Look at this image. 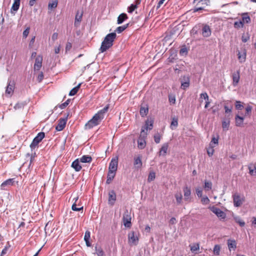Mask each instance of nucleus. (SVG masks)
<instances>
[{"mask_svg":"<svg viewBox=\"0 0 256 256\" xmlns=\"http://www.w3.org/2000/svg\"><path fill=\"white\" fill-rule=\"evenodd\" d=\"M234 221L239 224V225L242 226V227H243L245 225V222L244 221H243L240 217L238 216H234Z\"/></svg>","mask_w":256,"mask_h":256,"instance_id":"obj_35","label":"nucleus"},{"mask_svg":"<svg viewBox=\"0 0 256 256\" xmlns=\"http://www.w3.org/2000/svg\"><path fill=\"white\" fill-rule=\"evenodd\" d=\"M183 192L184 194V200L189 202L190 200V196H191V190L190 188L187 186H184L183 188Z\"/></svg>","mask_w":256,"mask_h":256,"instance_id":"obj_12","label":"nucleus"},{"mask_svg":"<svg viewBox=\"0 0 256 256\" xmlns=\"http://www.w3.org/2000/svg\"><path fill=\"white\" fill-rule=\"evenodd\" d=\"M204 188L206 190H210L212 188V183L211 182L205 180Z\"/></svg>","mask_w":256,"mask_h":256,"instance_id":"obj_39","label":"nucleus"},{"mask_svg":"<svg viewBox=\"0 0 256 256\" xmlns=\"http://www.w3.org/2000/svg\"><path fill=\"white\" fill-rule=\"evenodd\" d=\"M116 34L115 32L108 34L102 42L100 48V52H104L111 48L114 44V42L116 38Z\"/></svg>","mask_w":256,"mask_h":256,"instance_id":"obj_1","label":"nucleus"},{"mask_svg":"<svg viewBox=\"0 0 256 256\" xmlns=\"http://www.w3.org/2000/svg\"><path fill=\"white\" fill-rule=\"evenodd\" d=\"M24 104L23 103H17L14 106V108L15 110L20 109L24 107Z\"/></svg>","mask_w":256,"mask_h":256,"instance_id":"obj_61","label":"nucleus"},{"mask_svg":"<svg viewBox=\"0 0 256 256\" xmlns=\"http://www.w3.org/2000/svg\"><path fill=\"white\" fill-rule=\"evenodd\" d=\"M129 24H127L125 25H124L122 26H120L118 27L116 30H115V32H117L118 33H121L123 31H124L128 26Z\"/></svg>","mask_w":256,"mask_h":256,"instance_id":"obj_36","label":"nucleus"},{"mask_svg":"<svg viewBox=\"0 0 256 256\" xmlns=\"http://www.w3.org/2000/svg\"><path fill=\"white\" fill-rule=\"evenodd\" d=\"M70 100L68 99V100L66 102H65L64 103L61 104L60 105V108H61V109H64V108L69 104L70 102Z\"/></svg>","mask_w":256,"mask_h":256,"instance_id":"obj_59","label":"nucleus"},{"mask_svg":"<svg viewBox=\"0 0 256 256\" xmlns=\"http://www.w3.org/2000/svg\"><path fill=\"white\" fill-rule=\"evenodd\" d=\"M124 224L126 228H130L131 226V217L128 214V212H125L122 218Z\"/></svg>","mask_w":256,"mask_h":256,"instance_id":"obj_10","label":"nucleus"},{"mask_svg":"<svg viewBox=\"0 0 256 256\" xmlns=\"http://www.w3.org/2000/svg\"><path fill=\"white\" fill-rule=\"evenodd\" d=\"M196 194L197 196H198V197H202V190H201L200 189L198 188H196Z\"/></svg>","mask_w":256,"mask_h":256,"instance_id":"obj_62","label":"nucleus"},{"mask_svg":"<svg viewBox=\"0 0 256 256\" xmlns=\"http://www.w3.org/2000/svg\"><path fill=\"white\" fill-rule=\"evenodd\" d=\"M147 132H144V129L142 128L138 140V146L140 149H143L146 145L145 139L147 136Z\"/></svg>","mask_w":256,"mask_h":256,"instance_id":"obj_3","label":"nucleus"},{"mask_svg":"<svg viewBox=\"0 0 256 256\" xmlns=\"http://www.w3.org/2000/svg\"><path fill=\"white\" fill-rule=\"evenodd\" d=\"M137 8L136 4H132L128 8V12L129 13H132L135 9Z\"/></svg>","mask_w":256,"mask_h":256,"instance_id":"obj_50","label":"nucleus"},{"mask_svg":"<svg viewBox=\"0 0 256 256\" xmlns=\"http://www.w3.org/2000/svg\"><path fill=\"white\" fill-rule=\"evenodd\" d=\"M128 18V16L126 14L124 13L121 14L118 18L117 22L118 24H122L124 20Z\"/></svg>","mask_w":256,"mask_h":256,"instance_id":"obj_27","label":"nucleus"},{"mask_svg":"<svg viewBox=\"0 0 256 256\" xmlns=\"http://www.w3.org/2000/svg\"><path fill=\"white\" fill-rule=\"evenodd\" d=\"M82 13L79 14V12H78L76 16L75 20H74V26H79L80 23L82 20Z\"/></svg>","mask_w":256,"mask_h":256,"instance_id":"obj_26","label":"nucleus"},{"mask_svg":"<svg viewBox=\"0 0 256 256\" xmlns=\"http://www.w3.org/2000/svg\"><path fill=\"white\" fill-rule=\"evenodd\" d=\"M72 167L73 168L76 172L82 169V166L80 164V161L78 159L72 162Z\"/></svg>","mask_w":256,"mask_h":256,"instance_id":"obj_22","label":"nucleus"},{"mask_svg":"<svg viewBox=\"0 0 256 256\" xmlns=\"http://www.w3.org/2000/svg\"><path fill=\"white\" fill-rule=\"evenodd\" d=\"M116 200V194L114 190H111L108 192V203L110 206H113Z\"/></svg>","mask_w":256,"mask_h":256,"instance_id":"obj_11","label":"nucleus"},{"mask_svg":"<svg viewBox=\"0 0 256 256\" xmlns=\"http://www.w3.org/2000/svg\"><path fill=\"white\" fill-rule=\"evenodd\" d=\"M14 178H10L3 182L0 186L2 189L5 190L6 186L13 185L14 182Z\"/></svg>","mask_w":256,"mask_h":256,"instance_id":"obj_18","label":"nucleus"},{"mask_svg":"<svg viewBox=\"0 0 256 256\" xmlns=\"http://www.w3.org/2000/svg\"><path fill=\"white\" fill-rule=\"evenodd\" d=\"M218 138L214 137L212 138L211 142L210 143V146H214V144H218Z\"/></svg>","mask_w":256,"mask_h":256,"instance_id":"obj_49","label":"nucleus"},{"mask_svg":"<svg viewBox=\"0 0 256 256\" xmlns=\"http://www.w3.org/2000/svg\"><path fill=\"white\" fill-rule=\"evenodd\" d=\"M72 209L74 211H80L83 210V206H81L80 208H77L76 204L74 203L72 206Z\"/></svg>","mask_w":256,"mask_h":256,"instance_id":"obj_53","label":"nucleus"},{"mask_svg":"<svg viewBox=\"0 0 256 256\" xmlns=\"http://www.w3.org/2000/svg\"><path fill=\"white\" fill-rule=\"evenodd\" d=\"M250 39V35L248 33L244 34L242 37V42H246Z\"/></svg>","mask_w":256,"mask_h":256,"instance_id":"obj_46","label":"nucleus"},{"mask_svg":"<svg viewBox=\"0 0 256 256\" xmlns=\"http://www.w3.org/2000/svg\"><path fill=\"white\" fill-rule=\"evenodd\" d=\"M242 22H243V24L244 23L248 24L250 22V18L249 16L248 13H243L242 14Z\"/></svg>","mask_w":256,"mask_h":256,"instance_id":"obj_29","label":"nucleus"},{"mask_svg":"<svg viewBox=\"0 0 256 256\" xmlns=\"http://www.w3.org/2000/svg\"><path fill=\"white\" fill-rule=\"evenodd\" d=\"M228 246L229 250L230 251L232 250H235L236 248V242L234 240H228Z\"/></svg>","mask_w":256,"mask_h":256,"instance_id":"obj_19","label":"nucleus"},{"mask_svg":"<svg viewBox=\"0 0 256 256\" xmlns=\"http://www.w3.org/2000/svg\"><path fill=\"white\" fill-rule=\"evenodd\" d=\"M160 139L161 136L159 133H157L154 136V140L156 143H160Z\"/></svg>","mask_w":256,"mask_h":256,"instance_id":"obj_51","label":"nucleus"},{"mask_svg":"<svg viewBox=\"0 0 256 256\" xmlns=\"http://www.w3.org/2000/svg\"><path fill=\"white\" fill-rule=\"evenodd\" d=\"M234 26L235 28H242L244 26L243 22L242 21L235 22L234 23Z\"/></svg>","mask_w":256,"mask_h":256,"instance_id":"obj_48","label":"nucleus"},{"mask_svg":"<svg viewBox=\"0 0 256 256\" xmlns=\"http://www.w3.org/2000/svg\"><path fill=\"white\" fill-rule=\"evenodd\" d=\"M58 5V1L57 0H54L48 4V8H56Z\"/></svg>","mask_w":256,"mask_h":256,"instance_id":"obj_45","label":"nucleus"},{"mask_svg":"<svg viewBox=\"0 0 256 256\" xmlns=\"http://www.w3.org/2000/svg\"><path fill=\"white\" fill-rule=\"evenodd\" d=\"M202 34L204 37H208L211 34V30L208 25H204L202 28Z\"/></svg>","mask_w":256,"mask_h":256,"instance_id":"obj_16","label":"nucleus"},{"mask_svg":"<svg viewBox=\"0 0 256 256\" xmlns=\"http://www.w3.org/2000/svg\"><path fill=\"white\" fill-rule=\"evenodd\" d=\"M105 111L103 110V109L101 110H100L98 111V113L96 114L97 116H98L99 117L101 118V120H102L104 118V114L106 113Z\"/></svg>","mask_w":256,"mask_h":256,"instance_id":"obj_55","label":"nucleus"},{"mask_svg":"<svg viewBox=\"0 0 256 256\" xmlns=\"http://www.w3.org/2000/svg\"><path fill=\"white\" fill-rule=\"evenodd\" d=\"M181 88L185 90L190 86V77L188 75H184L180 78Z\"/></svg>","mask_w":256,"mask_h":256,"instance_id":"obj_5","label":"nucleus"},{"mask_svg":"<svg viewBox=\"0 0 256 256\" xmlns=\"http://www.w3.org/2000/svg\"><path fill=\"white\" fill-rule=\"evenodd\" d=\"M30 27H28L24 32H23V33H22V36L24 38H26L29 32H30Z\"/></svg>","mask_w":256,"mask_h":256,"instance_id":"obj_58","label":"nucleus"},{"mask_svg":"<svg viewBox=\"0 0 256 256\" xmlns=\"http://www.w3.org/2000/svg\"><path fill=\"white\" fill-rule=\"evenodd\" d=\"M156 174L154 172H150L148 176V182H152L155 179Z\"/></svg>","mask_w":256,"mask_h":256,"instance_id":"obj_44","label":"nucleus"},{"mask_svg":"<svg viewBox=\"0 0 256 256\" xmlns=\"http://www.w3.org/2000/svg\"><path fill=\"white\" fill-rule=\"evenodd\" d=\"M240 78V72L238 71L232 74L233 85L234 86H236L238 83Z\"/></svg>","mask_w":256,"mask_h":256,"instance_id":"obj_23","label":"nucleus"},{"mask_svg":"<svg viewBox=\"0 0 256 256\" xmlns=\"http://www.w3.org/2000/svg\"><path fill=\"white\" fill-rule=\"evenodd\" d=\"M234 204V206L238 207L240 206L244 200L242 198H241L238 194H234L232 195Z\"/></svg>","mask_w":256,"mask_h":256,"instance_id":"obj_8","label":"nucleus"},{"mask_svg":"<svg viewBox=\"0 0 256 256\" xmlns=\"http://www.w3.org/2000/svg\"><path fill=\"white\" fill-rule=\"evenodd\" d=\"M118 158H113L111 160L109 168H108V171L115 172H116L118 168Z\"/></svg>","mask_w":256,"mask_h":256,"instance_id":"obj_9","label":"nucleus"},{"mask_svg":"<svg viewBox=\"0 0 256 256\" xmlns=\"http://www.w3.org/2000/svg\"><path fill=\"white\" fill-rule=\"evenodd\" d=\"M90 232L89 231H86V232L85 233L84 236V240H90Z\"/></svg>","mask_w":256,"mask_h":256,"instance_id":"obj_64","label":"nucleus"},{"mask_svg":"<svg viewBox=\"0 0 256 256\" xmlns=\"http://www.w3.org/2000/svg\"><path fill=\"white\" fill-rule=\"evenodd\" d=\"M101 120V118L95 114L92 118L85 124L86 129H90L99 124Z\"/></svg>","mask_w":256,"mask_h":256,"instance_id":"obj_2","label":"nucleus"},{"mask_svg":"<svg viewBox=\"0 0 256 256\" xmlns=\"http://www.w3.org/2000/svg\"><path fill=\"white\" fill-rule=\"evenodd\" d=\"M105 111L103 110V109L101 110H100L98 111V113L96 114L97 116H98L99 117L101 118V120H102L104 118V114L106 113Z\"/></svg>","mask_w":256,"mask_h":256,"instance_id":"obj_56","label":"nucleus"},{"mask_svg":"<svg viewBox=\"0 0 256 256\" xmlns=\"http://www.w3.org/2000/svg\"><path fill=\"white\" fill-rule=\"evenodd\" d=\"M116 173L108 171V176H107V180L106 181V183L107 184H110L112 180L114 179Z\"/></svg>","mask_w":256,"mask_h":256,"instance_id":"obj_28","label":"nucleus"},{"mask_svg":"<svg viewBox=\"0 0 256 256\" xmlns=\"http://www.w3.org/2000/svg\"><path fill=\"white\" fill-rule=\"evenodd\" d=\"M188 52V48L186 46H183L182 48L180 50V56H186Z\"/></svg>","mask_w":256,"mask_h":256,"instance_id":"obj_41","label":"nucleus"},{"mask_svg":"<svg viewBox=\"0 0 256 256\" xmlns=\"http://www.w3.org/2000/svg\"><path fill=\"white\" fill-rule=\"evenodd\" d=\"M200 99L204 98L205 100H206V101L208 100H209L208 96L206 92L202 93L200 94Z\"/></svg>","mask_w":256,"mask_h":256,"instance_id":"obj_57","label":"nucleus"},{"mask_svg":"<svg viewBox=\"0 0 256 256\" xmlns=\"http://www.w3.org/2000/svg\"><path fill=\"white\" fill-rule=\"evenodd\" d=\"M14 89V82L11 80H8V84L6 86V94H12Z\"/></svg>","mask_w":256,"mask_h":256,"instance_id":"obj_15","label":"nucleus"},{"mask_svg":"<svg viewBox=\"0 0 256 256\" xmlns=\"http://www.w3.org/2000/svg\"><path fill=\"white\" fill-rule=\"evenodd\" d=\"M20 0H14L11 10L17 11L20 7Z\"/></svg>","mask_w":256,"mask_h":256,"instance_id":"obj_33","label":"nucleus"},{"mask_svg":"<svg viewBox=\"0 0 256 256\" xmlns=\"http://www.w3.org/2000/svg\"><path fill=\"white\" fill-rule=\"evenodd\" d=\"M210 210L214 213L218 218L224 219L226 217V214L222 210L219 208L214 206H210Z\"/></svg>","mask_w":256,"mask_h":256,"instance_id":"obj_6","label":"nucleus"},{"mask_svg":"<svg viewBox=\"0 0 256 256\" xmlns=\"http://www.w3.org/2000/svg\"><path fill=\"white\" fill-rule=\"evenodd\" d=\"M202 202L204 204H207L210 202V200L207 196H205L202 198Z\"/></svg>","mask_w":256,"mask_h":256,"instance_id":"obj_54","label":"nucleus"},{"mask_svg":"<svg viewBox=\"0 0 256 256\" xmlns=\"http://www.w3.org/2000/svg\"><path fill=\"white\" fill-rule=\"evenodd\" d=\"M67 120V118H60L58 120V124L56 128V129L58 131L62 130L66 126Z\"/></svg>","mask_w":256,"mask_h":256,"instance_id":"obj_13","label":"nucleus"},{"mask_svg":"<svg viewBox=\"0 0 256 256\" xmlns=\"http://www.w3.org/2000/svg\"><path fill=\"white\" fill-rule=\"evenodd\" d=\"M44 136L45 134L43 132H39L38 134L34 138L32 142L30 145V147L32 150L34 149L37 146L39 142H40L44 138Z\"/></svg>","mask_w":256,"mask_h":256,"instance_id":"obj_4","label":"nucleus"},{"mask_svg":"<svg viewBox=\"0 0 256 256\" xmlns=\"http://www.w3.org/2000/svg\"><path fill=\"white\" fill-rule=\"evenodd\" d=\"M95 249L98 256H106L104 252L100 247L96 246Z\"/></svg>","mask_w":256,"mask_h":256,"instance_id":"obj_37","label":"nucleus"},{"mask_svg":"<svg viewBox=\"0 0 256 256\" xmlns=\"http://www.w3.org/2000/svg\"><path fill=\"white\" fill-rule=\"evenodd\" d=\"M236 108L237 110H241L244 108L243 105L241 104L240 101H236Z\"/></svg>","mask_w":256,"mask_h":256,"instance_id":"obj_52","label":"nucleus"},{"mask_svg":"<svg viewBox=\"0 0 256 256\" xmlns=\"http://www.w3.org/2000/svg\"><path fill=\"white\" fill-rule=\"evenodd\" d=\"M81 86V83L79 84L76 86L69 93V96H72L75 95L78 92L80 86Z\"/></svg>","mask_w":256,"mask_h":256,"instance_id":"obj_34","label":"nucleus"},{"mask_svg":"<svg viewBox=\"0 0 256 256\" xmlns=\"http://www.w3.org/2000/svg\"><path fill=\"white\" fill-rule=\"evenodd\" d=\"M134 164L137 169L140 168L142 166V162L140 156L134 158Z\"/></svg>","mask_w":256,"mask_h":256,"instance_id":"obj_24","label":"nucleus"},{"mask_svg":"<svg viewBox=\"0 0 256 256\" xmlns=\"http://www.w3.org/2000/svg\"><path fill=\"white\" fill-rule=\"evenodd\" d=\"M178 125V119L175 116L172 118V120L170 124V128L172 130H174Z\"/></svg>","mask_w":256,"mask_h":256,"instance_id":"obj_30","label":"nucleus"},{"mask_svg":"<svg viewBox=\"0 0 256 256\" xmlns=\"http://www.w3.org/2000/svg\"><path fill=\"white\" fill-rule=\"evenodd\" d=\"M153 124L154 120L152 118H148L145 122L144 126L142 127V128L144 129V132H146V130H151L153 128Z\"/></svg>","mask_w":256,"mask_h":256,"instance_id":"obj_14","label":"nucleus"},{"mask_svg":"<svg viewBox=\"0 0 256 256\" xmlns=\"http://www.w3.org/2000/svg\"><path fill=\"white\" fill-rule=\"evenodd\" d=\"M168 143H164L162 146L161 148L160 149L159 152H158V156H164L167 153L168 149Z\"/></svg>","mask_w":256,"mask_h":256,"instance_id":"obj_17","label":"nucleus"},{"mask_svg":"<svg viewBox=\"0 0 256 256\" xmlns=\"http://www.w3.org/2000/svg\"><path fill=\"white\" fill-rule=\"evenodd\" d=\"M138 241V236L133 231L130 232L128 234V242L130 246L136 245Z\"/></svg>","mask_w":256,"mask_h":256,"instance_id":"obj_7","label":"nucleus"},{"mask_svg":"<svg viewBox=\"0 0 256 256\" xmlns=\"http://www.w3.org/2000/svg\"><path fill=\"white\" fill-rule=\"evenodd\" d=\"M244 118L238 114L235 117L236 126H242L244 123Z\"/></svg>","mask_w":256,"mask_h":256,"instance_id":"obj_21","label":"nucleus"},{"mask_svg":"<svg viewBox=\"0 0 256 256\" xmlns=\"http://www.w3.org/2000/svg\"><path fill=\"white\" fill-rule=\"evenodd\" d=\"M72 47V44L70 42H68L66 46V52H67L68 51L70 50L71 49Z\"/></svg>","mask_w":256,"mask_h":256,"instance_id":"obj_63","label":"nucleus"},{"mask_svg":"<svg viewBox=\"0 0 256 256\" xmlns=\"http://www.w3.org/2000/svg\"><path fill=\"white\" fill-rule=\"evenodd\" d=\"M190 250L192 252H194L198 250L200 248V246L198 244H194L192 246H190Z\"/></svg>","mask_w":256,"mask_h":256,"instance_id":"obj_43","label":"nucleus"},{"mask_svg":"<svg viewBox=\"0 0 256 256\" xmlns=\"http://www.w3.org/2000/svg\"><path fill=\"white\" fill-rule=\"evenodd\" d=\"M232 108V106L228 102H226L224 103V109L225 110V113L228 114L231 112Z\"/></svg>","mask_w":256,"mask_h":256,"instance_id":"obj_32","label":"nucleus"},{"mask_svg":"<svg viewBox=\"0 0 256 256\" xmlns=\"http://www.w3.org/2000/svg\"><path fill=\"white\" fill-rule=\"evenodd\" d=\"M230 120H225L222 122V126L224 129L228 130L230 126Z\"/></svg>","mask_w":256,"mask_h":256,"instance_id":"obj_42","label":"nucleus"},{"mask_svg":"<svg viewBox=\"0 0 256 256\" xmlns=\"http://www.w3.org/2000/svg\"><path fill=\"white\" fill-rule=\"evenodd\" d=\"M220 247L219 245L216 244L214 246V253L218 256L220 254Z\"/></svg>","mask_w":256,"mask_h":256,"instance_id":"obj_47","label":"nucleus"},{"mask_svg":"<svg viewBox=\"0 0 256 256\" xmlns=\"http://www.w3.org/2000/svg\"><path fill=\"white\" fill-rule=\"evenodd\" d=\"M148 112V108L142 107L140 110V114L142 117L146 116Z\"/></svg>","mask_w":256,"mask_h":256,"instance_id":"obj_38","label":"nucleus"},{"mask_svg":"<svg viewBox=\"0 0 256 256\" xmlns=\"http://www.w3.org/2000/svg\"><path fill=\"white\" fill-rule=\"evenodd\" d=\"M44 74L42 72H40L38 76L37 80L38 82H40L44 78Z\"/></svg>","mask_w":256,"mask_h":256,"instance_id":"obj_60","label":"nucleus"},{"mask_svg":"<svg viewBox=\"0 0 256 256\" xmlns=\"http://www.w3.org/2000/svg\"><path fill=\"white\" fill-rule=\"evenodd\" d=\"M42 58L38 56L36 58V62L34 65V70H39L42 67Z\"/></svg>","mask_w":256,"mask_h":256,"instance_id":"obj_20","label":"nucleus"},{"mask_svg":"<svg viewBox=\"0 0 256 256\" xmlns=\"http://www.w3.org/2000/svg\"><path fill=\"white\" fill-rule=\"evenodd\" d=\"M214 146L209 145L208 147L207 148V153L209 156H212L213 155L214 151Z\"/></svg>","mask_w":256,"mask_h":256,"instance_id":"obj_40","label":"nucleus"},{"mask_svg":"<svg viewBox=\"0 0 256 256\" xmlns=\"http://www.w3.org/2000/svg\"><path fill=\"white\" fill-rule=\"evenodd\" d=\"M92 160V158L90 156L84 155L83 156L80 158V162H82L86 163V162H90Z\"/></svg>","mask_w":256,"mask_h":256,"instance_id":"obj_31","label":"nucleus"},{"mask_svg":"<svg viewBox=\"0 0 256 256\" xmlns=\"http://www.w3.org/2000/svg\"><path fill=\"white\" fill-rule=\"evenodd\" d=\"M174 197L176 199V203L178 204H180L182 202V196L180 192H177L175 194Z\"/></svg>","mask_w":256,"mask_h":256,"instance_id":"obj_25","label":"nucleus"}]
</instances>
